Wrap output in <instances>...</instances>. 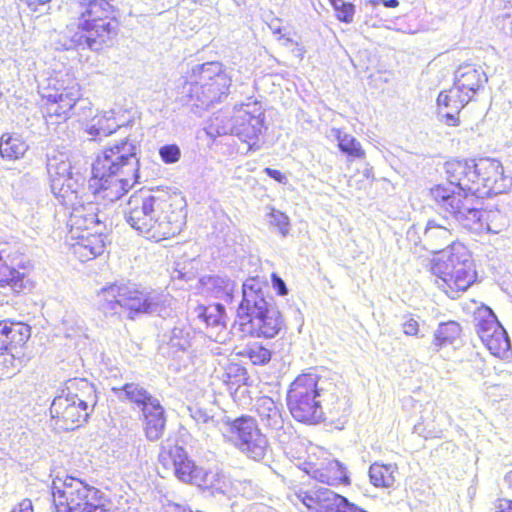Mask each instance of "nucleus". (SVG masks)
Wrapping results in <instances>:
<instances>
[{
	"label": "nucleus",
	"instance_id": "a18cd8bd",
	"mask_svg": "<svg viewBox=\"0 0 512 512\" xmlns=\"http://www.w3.org/2000/svg\"><path fill=\"white\" fill-rule=\"evenodd\" d=\"M505 4V9L507 10L502 16L503 21H508V26L503 25L502 29L504 30V33L506 35H512V0H503ZM498 20H500V17H498Z\"/></svg>",
	"mask_w": 512,
	"mask_h": 512
},
{
	"label": "nucleus",
	"instance_id": "4be33fe9",
	"mask_svg": "<svg viewBox=\"0 0 512 512\" xmlns=\"http://www.w3.org/2000/svg\"><path fill=\"white\" fill-rule=\"evenodd\" d=\"M16 267L27 269L20 255L13 254L7 244H0V286H16L20 282V288H25L26 272H20Z\"/></svg>",
	"mask_w": 512,
	"mask_h": 512
},
{
	"label": "nucleus",
	"instance_id": "dca6fc26",
	"mask_svg": "<svg viewBox=\"0 0 512 512\" xmlns=\"http://www.w3.org/2000/svg\"><path fill=\"white\" fill-rule=\"evenodd\" d=\"M475 320L477 334L490 353L496 357L506 356L510 350L508 335L492 310L488 307L479 308Z\"/></svg>",
	"mask_w": 512,
	"mask_h": 512
},
{
	"label": "nucleus",
	"instance_id": "473e14b6",
	"mask_svg": "<svg viewBox=\"0 0 512 512\" xmlns=\"http://www.w3.org/2000/svg\"><path fill=\"white\" fill-rule=\"evenodd\" d=\"M118 303L128 312L130 318L138 313L148 312L152 305L140 290H130Z\"/></svg>",
	"mask_w": 512,
	"mask_h": 512
},
{
	"label": "nucleus",
	"instance_id": "09e8293b",
	"mask_svg": "<svg viewBox=\"0 0 512 512\" xmlns=\"http://www.w3.org/2000/svg\"><path fill=\"white\" fill-rule=\"evenodd\" d=\"M10 512H34L32 501L28 498L19 501Z\"/></svg>",
	"mask_w": 512,
	"mask_h": 512
},
{
	"label": "nucleus",
	"instance_id": "ea45409f",
	"mask_svg": "<svg viewBox=\"0 0 512 512\" xmlns=\"http://www.w3.org/2000/svg\"><path fill=\"white\" fill-rule=\"evenodd\" d=\"M216 310L215 314H212L211 307H201V313L200 318L205 322L207 326H216L221 324L223 315H224V309L221 305H216L214 307Z\"/></svg>",
	"mask_w": 512,
	"mask_h": 512
},
{
	"label": "nucleus",
	"instance_id": "9b49d317",
	"mask_svg": "<svg viewBox=\"0 0 512 512\" xmlns=\"http://www.w3.org/2000/svg\"><path fill=\"white\" fill-rule=\"evenodd\" d=\"M318 380L314 373H303L290 384L287 405L291 415L299 422L317 424L324 419V412L318 399Z\"/></svg>",
	"mask_w": 512,
	"mask_h": 512
},
{
	"label": "nucleus",
	"instance_id": "4c0bfd02",
	"mask_svg": "<svg viewBox=\"0 0 512 512\" xmlns=\"http://www.w3.org/2000/svg\"><path fill=\"white\" fill-rule=\"evenodd\" d=\"M335 137L338 140V146L341 152L355 158H363L365 156L360 142L352 135L342 133L340 130H335Z\"/></svg>",
	"mask_w": 512,
	"mask_h": 512
},
{
	"label": "nucleus",
	"instance_id": "a211bd4d",
	"mask_svg": "<svg viewBox=\"0 0 512 512\" xmlns=\"http://www.w3.org/2000/svg\"><path fill=\"white\" fill-rule=\"evenodd\" d=\"M302 469L311 478L331 487L349 486L351 484L347 468L325 453L303 462Z\"/></svg>",
	"mask_w": 512,
	"mask_h": 512
},
{
	"label": "nucleus",
	"instance_id": "6ab92c4d",
	"mask_svg": "<svg viewBox=\"0 0 512 512\" xmlns=\"http://www.w3.org/2000/svg\"><path fill=\"white\" fill-rule=\"evenodd\" d=\"M476 176L479 182V192L476 194V199L502 194L512 185V179L504 175L503 166L496 159H477Z\"/></svg>",
	"mask_w": 512,
	"mask_h": 512
},
{
	"label": "nucleus",
	"instance_id": "052dcab7",
	"mask_svg": "<svg viewBox=\"0 0 512 512\" xmlns=\"http://www.w3.org/2000/svg\"><path fill=\"white\" fill-rule=\"evenodd\" d=\"M337 2V6H340L341 2H344L343 0H335Z\"/></svg>",
	"mask_w": 512,
	"mask_h": 512
},
{
	"label": "nucleus",
	"instance_id": "a19ab883",
	"mask_svg": "<svg viewBox=\"0 0 512 512\" xmlns=\"http://www.w3.org/2000/svg\"><path fill=\"white\" fill-rule=\"evenodd\" d=\"M333 6L337 12V18L341 22L351 23L355 13V6L352 3L341 2L340 6H337V2L333 0Z\"/></svg>",
	"mask_w": 512,
	"mask_h": 512
},
{
	"label": "nucleus",
	"instance_id": "0eeeda50",
	"mask_svg": "<svg viewBox=\"0 0 512 512\" xmlns=\"http://www.w3.org/2000/svg\"><path fill=\"white\" fill-rule=\"evenodd\" d=\"M229 86L230 80L222 71V65L207 62L193 67L189 79H183L178 86L177 99L195 114H201L211 104L219 102Z\"/></svg>",
	"mask_w": 512,
	"mask_h": 512
},
{
	"label": "nucleus",
	"instance_id": "f704fd0d",
	"mask_svg": "<svg viewBox=\"0 0 512 512\" xmlns=\"http://www.w3.org/2000/svg\"><path fill=\"white\" fill-rule=\"evenodd\" d=\"M27 151V145L17 136L2 135L0 139V154L3 158L15 160Z\"/></svg>",
	"mask_w": 512,
	"mask_h": 512
},
{
	"label": "nucleus",
	"instance_id": "f257e3e1",
	"mask_svg": "<svg viewBox=\"0 0 512 512\" xmlns=\"http://www.w3.org/2000/svg\"><path fill=\"white\" fill-rule=\"evenodd\" d=\"M184 200L168 192L140 189L124 209L127 223L148 239L160 241L179 234L185 223Z\"/></svg>",
	"mask_w": 512,
	"mask_h": 512
},
{
	"label": "nucleus",
	"instance_id": "8fccbe9b",
	"mask_svg": "<svg viewBox=\"0 0 512 512\" xmlns=\"http://www.w3.org/2000/svg\"><path fill=\"white\" fill-rule=\"evenodd\" d=\"M495 512H512V500L499 499L495 504Z\"/></svg>",
	"mask_w": 512,
	"mask_h": 512
},
{
	"label": "nucleus",
	"instance_id": "c85d7f7f",
	"mask_svg": "<svg viewBox=\"0 0 512 512\" xmlns=\"http://www.w3.org/2000/svg\"><path fill=\"white\" fill-rule=\"evenodd\" d=\"M2 335L6 337L7 350H16L23 347L31 336V327L21 321L5 319L0 321Z\"/></svg>",
	"mask_w": 512,
	"mask_h": 512
},
{
	"label": "nucleus",
	"instance_id": "20e7f679",
	"mask_svg": "<svg viewBox=\"0 0 512 512\" xmlns=\"http://www.w3.org/2000/svg\"><path fill=\"white\" fill-rule=\"evenodd\" d=\"M430 194L446 218H453L467 230L480 232L486 229L497 234L508 226L509 220L505 213L499 209L483 211L478 207L479 201L472 195L450 193L442 185L431 188Z\"/></svg>",
	"mask_w": 512,
	"mask_h": 512
},
{
	"label": "nucleus",
	"instance_id": "37998d69",
	"mask_svg": "<svg viewBox=\"0 0 512 512\" xmlns=\"http://www.w3.org/2000/svg\"><path fill=\"white\" fill-rule=\"evenodd\" d=\"M159 155L163 162L173 164L179 160L181 152L177 145H165L160 148Z\"/></svg>",
	"mask_w": 512,
	"mask_h": 512
},
{
	"label": "nucleus",
	"instance_id": "2eb2a0df",
	"mask_svg": "<svg viewBox=\"0 0 512 512\" xmlns=\"http://www.w3.org/2000/svg\"><path fill=\"white\" fill-rule=\"evenodd\" d=\"M265 109L261 102L248 99V102L234 106L233 135L248 144L249 150H258L259 138L266 131Z\"/></svg>",
	"mask_w": 512,
	"mask_h": 512
},
{
	"label": "nucleus",
	"instance_id": "aec40b11",
	"mask_svg": "<svg viewBox=\"0 0 512 512\" xmlns=\"http://www.w3.org/2000/svg\"><path fill=\"white\" fill-rule=\"evenodd\" d=\"M296 497L309 512H345L351 505L346 497L323 487L299 489Z\"/></svg>",
	"mask_w": 512,
	"mask_h": 512
},
{
	"label": "nucleus",
	"instance_id": "4468645a",
	"mask_svg": "<svg viewBox=\"0 0 512 512\" xmlns=\"http://www.w3.org/2000/svg\"><path fill=\"white\" fill-rule=\"evenodd\" d=\"M47 171L51 191L61 204H74L79 194L85 190V178L79 172H73L70 161L60 155L48 160Z\"/></svg>",
	"mask_w": 512,
	"mask_h": 512
},
{
	"label": "nucleus",
	"instance_id": "9d476101",
	"mask_svg": "<svg viewBox=\"0 0 512 512\" xmlns=\"http://www.w3.org/2000/svg\"><path fill=\"white\" fill-rule=\"evenodd\" d=\"M223 436L246 458L261 462L270 452V444L266 435L261 431L257 419L248 414H242L224 422Z\"/></svg>",
	"mask_w": 512,
	"mask_h": 512
},
{
	"label": "nucleus",
	"instance_id": "ddd939ff",
	"mask_svg": "<svg viewBox=\"0 0 512 512\" xmlns=\"http://www.w3.org/2000/svg\"><path fill=\"white\" fill-rule=\"evenodd\" d=\"M158 464L163 471L173 473L182 483L198 487H207L209 484V472L197 465L187 451L176 443L161 445Z\"/></svg>",
	"mask_w": 512,
	"mask_h": 512
},
{
	"label": "nucleus",
	"instance_id": "393cba45",
	"mask_svg": "<svg viewBox=\"0 0 512 512\" xmlns=\"http://www.w3.org/2000/svg\"><path fill=\"white\" fill-rule=\"evenodd\" d=\"M487 81V75L482 67L470 64L461 65L454 75V82L472 98L484 88Z\"/></svg>",
	"mask_w": 512,
	"mask_h": 512
},
{
	"label": "nucleus",
	"instance_id": "6e6d98bb",
	"mask_svg": "<svg viewBox=\"0 0 512 512\" xmlns=\"http://www.w3.org/2000/svg\"><path fill=\"white\" fill-rule=\"evenodd\" d=\"M383 4L388 8H395L399 5L398 0H383Z\"/></svg>",
	"mask_w": 512,
	"mask_h": 512
},
{
	"label": "nucleus",
	"instance_id": "864d4df0",
	"mask_svg": "<svg viewBox=\"0 0 512 512\" xmlns=\"http://www.w3.org/2000/svg\"><path fill=\"white\" fill-rule=\"evenodd\" d=\"M271 277L273 282V288H287L285 282L277 274L273 273Z\"/></svg>",
	"mask_w": 512,
	"mask_h": 512
},
{
	"label": "nucleus",
	"instance_id": "b1692460",
	"mask_svg": "<svg viewBox=\"0 0 512 512\" xmlns=\"http://www.w3.org/2000/svg\"><path fill=\"white\" fill-rule=\"evenodd\" d=\"M473 98L468 95L460 86L454 82L453 86L446 91L440 92L437 98L438 106L448 108L445 117L449 125H456V115L464 108Z\"/></svg>",
	"mask_w": 512,
	"mask_h": 512
},
{
	"label": "nucleus",
	"instance_id": "7c9ffc66",
	"mask_svg": "<svg viewBox=\"0 0 512 512\" xmlns=\"http://www.w3.org/2000/svg\"><path fill=\"white\" fill-rule=\"evenodd\" d=\"M120 124L116 121L113 111L99 113L86 124V132L92 136H109Z\"/></svg>",
	"mask_w": 512,
	"mask_h": 512
},
{
	"label": "nucleus",
	"instance_id": "c756f323",
	"mask_svg": "<svg viewBox=\"0 0 512 512\" xmlns=\"http://www.w3.org/2000/svg\"><path fill=\"white\" fill-rule=\"evenodd\" d=\"M398 467L396 464L374 462L369 468V477L373 486L390 488L397 480Z\"/></svg>",
	"mask_w": 512,
	"mask_h": 512
},
{
	"label": "nucleus",
	"instance_id": "e2e57ef3",
	"mask_svg": "<svg viewBox=\"0 0 512 512\" xmlns=\"http://www.w3.org/2000/svg\"><path fill=\"white\" fill-rule=\"evenodd\" d=\"M330 1H331V3H333V0H330Z\"/></svg>",
	"mask_w": 512,
	"mask_h": 512
},
{
	"label": "nucleus",
	"instance_id": "39448f33",
	"mask_svg": "<svg viewBox=\"0 0 512 512\" xmlns=\"http://www.w3.org/2000/svg\"><path fill=\"white\" fill-rule=\"evenodd\" d=\"M234 327L242 337L269 340L284 333L287 323L283 313L266 300L263 290H242Z\"/></svg>",
	"mask_w": 512,
	"mask_h": 512
},
{
	"label": "nucleus",
	"instance_id": "3c124183",
	"mask_svg": "<svg viewBox=\"0 0 512 512\" xmlns=\"http://www.w3.org/2000/svg\"><path fill=\"white\" fill-rule=\"evenodd\" d=\"M264 172L270 178L276 180L279 183H285L287 180L286 176L284 174H282L279 170L267 167L264 169Z\"/></svg>",
	"mask_w": 512,
	"mask_h": 512
},
{
	"label": "nucleus",
	"instance_id": "f03ea898",
	"mask_svg": "<svg viewBox=\"0 0 512 512\" xmlns=\"http://www.w3.org/2000/svg\"><path fill=\"white\" fill-rule=\"evenodd\" d=\"M137 146L123 139L105 148L92 164L88 189L95 200L115 202L139 179Z\"/></svg>",
	"mask_w": 512,
	"mask_h": 512
},
{
	"label": "nucleus",
	"instance_id": "f3484780",
	"mask_svg": "<svg viewBox=\"0 0 512 512\" xmlns=\"http://www.w3.org/2000/svg\"><path fill=\"white\" fill-rule=\"evenodd\" d=\"M81 96L80 86L75 79H70V87H68L67 92L45 95L44 97L47 99V124H54V118L58 120L57 122L66 121L70 117L71 112L78 109V107L83 110L88 109L91 112L90 103L85 99H81Z\"/></svg>",
	"mask_w": 512,
	"mask_h": 512
},
{
	"label": "nucleus",
	"instance_id": "423d86ee",
	"mask_svg": "<svg viewBox=\"0 0 512 512\" xmlns=\"http://www.w3.org/2000/svg\"><path fill=\"white\" fill-rule=\"evenodd\" d=\"M97 404L95 386L85 378L65 381L50 405L51 420L59 429L68 431L83 426Z\"/></svg>",
	"mask_w": 512,
	"mask_h": 512
},
{
	"label": "nucleus",
	"instance_id": "c03bdc74",
	"mask_svg": "<svg viewBox=\"0 0 512 512\" xmlns=\"http://www.w3.org/2000/svg\"><path fill=\"white\" fill-rule=\"evenodd\" d=\"M76 4H82L88 7L96 6L107 10L108 13L115 14L113 5L110 0H77Z\"/></svg>",
	"mask_w": 512,
	"mask_h": 512
},
{
	"label": "nucleus",
	"instance_id": "72a5a7b5",
	"mask_svg": "<svg viewBox=\"0 0 512 512\" xmlns=\"http://www.w3.org/2000/svg\"><path fill=\"white\" fill-rule=\"evenodd\" d=\"M237 355L248 359L252 365L264 366L270 362L272 351L263 343L250 342Z\"/></svg>",
	"mask_w": 512,
	"mask_h": 512
},
{
	"label": "nucleus",
	"instance_id": "79ce46f5",
	"mask_svg": "<svg viewBox=\"0 0 512 512\" xmlns=\"http://www.w3.org/2000/svg\"><path fill=\"white\" fill-rule=\"evenodd\" d=\"M270 223L278 228L282 236H286L288 234L289 219L284 213L273 210L270 214Z\"/></svg>",
	"mask_w": 512,
	"mask_h": 512
},
{
	"label": "nucleus",
	"instance_id": "c9c22d12",
	"mask_svg": "<svg viewBox=\"0 0 512 512\" xmlns=\"http://www.w3.org/2000/svg\"><path fill=\"white\" fill-rule=\"evenodd\" d=\"M234 114L226 116L223 113L214 114L208 121L205 130L210 137L233 135Z\"/></svg>",
	"mask_w": 512,
	"mask_h": 512
},
{
	"label": "nucleus",
	"instance_id": "bf43d9fd",
	"mask_svg": "<svg viewBox=\"0 0 512 512\" xmlns=\"http://www.w3.org/2000/svg\"><path fill=\"white\" fill-rule=\"evenodd\" d=\"M278 292H279V295L283 296V295L287 294L288 290H278Z\"/></svg>",
	"mask_w": 512,
	"mask_h": 512
},
{
	"label": "nucleus",
	"instance_id": "49530a36",
	"mask_svg": "<svg viewBox=\"0 0 512 512\" xmlns=\"http://www.w3.org/2000/svg\"><path fill=\"white\" fill-rule=\"evenodd\" d=\"M402 327L404 334L407 336H417L419 333V323L412 317L407 318Z\"/></svg>",
	"mask_w": 512,
	"mask_h": 512
},
{
	"label": "nucleus",
	"instance_id": "1a4fd4ad",
	"mask_svg": "<svg viewBox=\"0 0 512 512\" xmlns=\"http://www.w3.org/2000/svg\"><path fill=\"white\" fill-rule=\"evenodd\" d=\"M431 263V273L451 288H470L477 279L473 260L468 248L459 241H452L439 251Z\"/></svg>",
	"mask_w": 512,
	"mask_h": 512
},
{
	"label": "nucleus",
	"instance_id": "4d7b16f0",
	"mask_svg": "<svg viewBox=\"0 0 512 512\" xmlns=\"http://www.w3.org/2000/svg\"><path fill=\"white\" fill-rule=\"evenodd\" d=\"M241 288L246 289V288H254V287H253V284H249L248 282H244L242 284Z\"/></svg>",
	"mask_w": 512,
	"mask_h": 512
},
{
	"label": "nucleus",
	"instance_id": "de8ad7c7",
	"mask_svg": "<svg viewBox=\"0 0 512 512\" xmlns=\"http://www.w3.org/2000/svg\"><path fill=\"white\" fill-rule=\"evenodd\" d=\"M67 76V79H54V83H53V88H52V91L49 92L48 94H58V93H65L67 92L68 90V87H70V79H72L71 77H69L68 75Z\"/></svg>",
	"mask_w": 512,
	"mask_h": 512
},
{
	"label": "nucleus",
	"instance_id": "2f4dec72",
	"mask_svg": "<svg viewBox=\"0 0 512 512\" xmlns=\"http://www.w3.org/2000/svg\"><path fill=\"white\" fill-rule=\"evenodd\" d=\"M462 328L456 321L440 323L433 335L432 343L437 350L454 343L461 337Z\"/></svg>",
	"mask_w": 512,
	"mask_h": 512
},
{
	"label": "nucleus",
	"instance_id": "5fc2aeb1",
	"mask_svg": "<svg viewBox=\"0 0 512 512\" xmlns=\"http://www.w3.org/2000/svg\"><path fill=\"white\" fill-rule=\"evenodd\" d=\"M166 512H193V511H191L190 509L185 508L183 506L174 504V505H170Z\"/></svg>",
	"mask_w": 512,
	"mask_h": 512
},
{
	"label": "nucleus",
	"instance_id": "cd10ccee",
	"mask_svg": "<svg viewBox=\"0 0 512 512\" xmlns=\"http://www.w3.org/2000/svg\"><path fill=\"white\" fill-rule=\"evenodd\" d=\"M221 381L231 392L238 391L243 386H248L250 376L245 366L233 359H226L222 364Z\"/></svg>",
	"mask_w": 512,
	"mask_h": 512
},
{
	"label": "nucleus",
	"instance_id": "bb28decb",
	"mask_svg": "<svg viewBox=\"0 0 512 512\" xmlns=\"http://www.w3.org/2000/svg\"><path fill=\"white\" fill-rule=\"evenodd\" d=\"M252 411L266 429L277 430L282 427L283 418L280 407L271 397H259Z\"/></svg>",
	"mask_w": 512,
	"mask_h": 512
},
{
	"label": "nucleus",
	"instance_id": "13d9d810",
	"mask_svg": "<svg viewBox=\"0 0 512 512\" xmlns=\"http://www.w3.org/2000/svg\"><path fill=\"white\" fill-rule=\"evenodd\" d=\"M506 481L509 482V483H512V472L507 474Z\"/></svg>",
	"mask_w": 512,
	"mask_h": 512
},
{
	"label": "nucleus",
	"instance_id": "f8f14e48",
	"mask_svg": "<svg viewBox=\"0 0 512 512\" xmlns=\"http://www.w3.org/2000/svg\"><path fill=\"white\" fill-rule=\"evenodd\" d=\"M71 207V212L67 220L69 235L71 239H76L72 245L74 254L80 261L86 262L101 255L105 248V235L99 229L95 232H87L85 225V207L82 193L79 194L77 202L74 204H64Z\"/></svg>",
	"mask_w": 512,
	"mask_h": 512
},
{
	"label": "nucleus",
	"instance_id": "412c9836",
	"mask_svg": "<svg viewBox=\"0 0 512 512\" xmlns=\"http://www.w3.org/2000/svg\"><path fill=\"white\" fill-rule=\"evenodd\" d=\"M476 159H452L445 163V172L450 184L455 185L458 191H452L446 187L450 193H462L472 195L476 198L479 192V182L476 176ZM445 188V186H443Z\"/></svg>",
	"mask_w": 512,
	"mask_h": 512
},
{
	"label": "nucleus",
	"instance_id": "603ef678",
	"mask_svg": "<svg viewBox=\"0 0 512 512\" xmlns=\"http://www.w3.org/2000/svg\"><path fill=\"white\" fill-rule=\"evenodd\" d=\"M171 280L173 282H175L176 280L189 281V280H193V277L191 274L188 275V274L184 273L182 270L175 268L171 273Z\"/></svg>",
	"mask_w": 512,
	"mask_h": 512
},
{
	"label": "nucleus",
	"instance_id": "7ed1b4c3",
	"mask_svg": "<svg viewBox=\"0 0 512 512\" xmlns=\"http://www.w3.org/2000/svg\"><path fill=\"white\" fill-rule=\"evenodd\" d=\"M77 6L76 22L59 33L55 42L56 49L99 51L109 45L118 33L116 15L101 7Z\"/></svg>",
	"mask_w": 512,
	"mask_h": 512
},
{
	"label": "nucleus",
	"instance_id": "a878e982",
	"mask_svg": "<svg viewBox=\"0 0 512 512\" xmlns=\"http://www.w3.org/2000/svg\"><path fill=\"white\" fill-rule=\"evenodd\" d=\"M143 412V430L149 441H157L162 438L166 427V415L159 401L154 402Z\"/></svg>",
	"mask_w": 512,
	"mask_h": 512
},
{
	"label": "nucleus",
	"instance_id": "e433bc0d",
	"mask_svg": "<svg viewBox=\"0 0 512 512\" xmlns=\"http://www.w3.org/2000/svg\"><path fill=\"white\" fill-rule=\"evenodd\" d=\"M119 390L123 391L125 399L141 406L142 409L158 401L151 396L143 387L136 383H126Z\"/></svg>",
	"mask_w": 512,
	"mask_h": 512
},
{
	"label": "nucleus",
	"instance_id": "680f3d73",
	"mask_svg": "<svg viewBox=\"0 0 512 512\" xmlns=\"http://www.w3.org/2000/svg\"><path fill=\"white\" fill-rule=\"evenodd\" d=\"M213 288H222V287L213 283Z\"/></svg>",
	"mask_w": 512,
	"mask_h": 512
},
{
	"label": "nucleus",
	"instance_id": "58836bf2",
	"mask_svg": "<svg viewBox=\"0 0 512 512\" xmlns=\"http://www.w3.org/2000/svg\"><path fill=\"white\" fill-rule=\"evenodd\" d=\"M86 215H85V225L87 228V232H95L96 229L102 231L103 221L100 218L98 206L97 204L89 201L84 203Z\"/></svg>",
	"mask_w": 512,
	"mask_h": 512
},
{
	"label": "nucleus",
	"instance_id": "6e6552de",
	"mask_svg": "<svg viewBox=\"0 0 512 512\" xmlns=\"http://www.w3.org/2000/svg\"><path fill=\"white\" fill-rule=\"evenodd\" d=\"M51 495L54 512H113L101 489L74 476L53 480Z\"/></svg>",
	"mask_w": 512,
	"mask_h": 512
},
{
	"label": "nucleus",
	"instance_id": "5701e85b",
	"mask_svg": "<svg viewBox=\"0 0 512 512\" xmlns=\"http://www.w3.org/2000/svg\"><path fill=\"white\" fill-rule=\"evenodd\" d=\"M445 226L437 219L427 221L420 243L422 247L432 253H439L444 245L454 241L453 228L451 224Z\"/></svg>",
	"mask_w": 512,
	"mask_h": 512
}]
</instances>
